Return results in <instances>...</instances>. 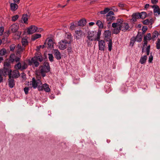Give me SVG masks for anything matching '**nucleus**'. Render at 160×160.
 Here are the masks:
<instances>
[{
  "label": "nucleus",
  "instance_id": "obj_13",
  "mask_svg": "<svg viewBox=\"0 0 160 160\" xmlns=\"http://www.w3.org/2000/svg\"><path fill=\"white\" fill-rule=\"evenodd\" d=\"M10 28L12 32H16L19 28L18 24L17 23L13 24L10 27Z\"/></svg>",
  "mask_w": 160,
  "mask_h": 160
},
{
  "label": "nucleus",
  "instance_id": "obj_57",
  "mask_svg": "<svg viewBox=\"0 0 160 160\" xmlns=\"http://www.w3.org/2000/svg\"><path fill=\"white\" fill-rule=\"evenodd\" d=\"M43 29L42 28H38L37 27V28L36 29V32H41L42 31Z\"/></svg>",
  "mask_w": 160,
  "mask_h": 160
},
{
  "label": "nucleus",
  "instance_id": "obj_62",
  "mask_svg": "<svg viewBox=\"0 0 160 160\" xmlns=\"http://www.w3.org/2000/svg\"><path fill=\"white\" fill-rule=\"evenodd\" d=\"M9 31H8L7 33L6 32L4 33V36L6 37V38L7 37H8L9 36Z\"/></svg>",
  "mask_w": 160,
  "mask_h": 160
},
{
  "label": "nucleus",
  "instance_id": "obj_27",
  "mask_svg": "<svg viewBox=\"0 0 160 160\" xmlns=\"http://www.w3.org/2000/svg\"><path fill=\"white\" fill-rule=\"evenodd\" d=\"M77 35L76 36V38H81L82 34L83 33V32L81 30H77L75 31Z\"/></svg>",
  "mask_w": 160,
  "mask_h": 160
},
{
  "label": "nucleus",
  "instance_id": "obj_41",
  "mask_svg": "<svg viewBox=\"0 0 160 160\" xmlns=\"http://www.w3.org/2000/svg\"><path fill=\"white\" fill-rule=\"evenodd\" d=\"M150 23V21L148 19L145 20L142 22V23L144 25H148Z\"/></svg>",
  "mask_w": 160,
  "mask_h": 160
},
{
  "label": "nucleus",
  "instance_id": "obj_17",
  "mask_svg": "<svg viewBox=\"0 0 160 160\" xmlns=\"http://www.w3.org/2000/svg\"><path fill=\"white\" fill-rule=\"evenodd\" d=\"M87 23L86 20L84 18H83L80 20L78 22V26L83 27Z\"/></svg>",
  "mask_w": 160,
  "mask_h": 160
},
{
  "label": "nucleus",
  "instance_id": "obj_3",
  "mask_svg": "<svg viewBox=\"0 0 160 160\" xmlns=\"http://www.w3.org/2000/svg\"><path fill=\"white\" fill-rule=\"evenodd\" d=\"M101 31L102 30L98 29V32H97V35H96L95 38H94L95 34L94 33H96V32H93L92 33H88V35L87 36V38L88 39V40H91V41H92L93 40L95 41H99V40H100V39Z\"/></svg>",
  "mask_w": 160,
  "mask_h": 160
},
{
  "label": "nucleus",
  "instance_id": "obj_10",
  "mask_svg": "<svg viewBox=\"0 0 160 160\" xmlns=\"http://www.w3.org/2000/svg\"><path fill=\"white\" fill-rule=\"evenodd\" d=\"M98 41V47L99 49L101 51H104V50L105 46V42L103 40H99Z\"/></svg>",
  "mask_w": 160,
  "mask_h": 160
},
{
  "label": "nucleus",
  "instance_id": "obj_24",
  "mask_svg": "<svg viewBox=\"0 0 160 160\" xmlns=\"http://www.w3.org/2000/svg\"><path fill=\"white\" fill-rule=\"evenodd\" d=\"M11 9L12 11H16L18 8V5L15 3H11L10 5Z\"/></svg>",
  "mask_w": 160,
  "mask_h": 160
},
{
  "label": "nucleus",
  "instance_id": "obj_48",
  "mask_svg": "<svg viewBox=\"0 0 160 160\" xmlns=\"http://www.w3.org/2000/svg\"><path fill=\"white\" fill-rule=\"evenodd\" d=\"M29 88L28 87H26L24 88V91L26 94H27L28 93Z\"/></svg>",
  "mask_w": 160,
  "mask_h": 160
},
{
  "label": "nucleus",
  "instance_id": "obj_4",
  "mask_svg": "<svg viewBox=\"0 0 160 160\" xmlns=\"http://www.w3.org/2000/svg\"><path fill=\"white\" fill-rule=\"evenodd\" d=\"M50 67L48 62H44L40 70V73L42 76L43 77L45 76L46 73L50 71Z\"/></svg>",
  "mask_w": 160,
  "mask_h": 160
},
{
  "label": "nucleus",
  "instance_id": "obj_55",
  "mask_svg": "<svg viewBox=\"0 0 160 160\" xmlns=\"http://www.w3.org/2000/svg\"><path fill=\"white\" fill-rule=\"evenodd\" d=\"M153 58V56L152 55H151L149 57L148 62L149 63H151L152 62Z\"/></svg>",
  "mask_w": 160,
  "mask_h": 160
},
{
  "label": "nucleus",
  "instance_id": "obj_32",
  "mask_svg": "<svg viewBox=\"0 0 160 160\" xmlns=\"http://www.w3.org/2000/svg\"><path fill=\"white\" fill-rule=\"evenodd\" d=\"M15 56L14 54H11L9 57L10 61L13 63L15 61Z\"/></svg>",
  "mask_w": 160,
  "mask_h": 160
},
{
  "label": "nucleus",
  "instance_id": "obj_36",
  "mask_svg": "<svg viewBox=\"0 0 160 160\" xmlns=\"http://www.w3.org/2000/svg\"><path fill=\"white\" fill-rule=\"evenodd\" d=\"M48 47L51 48L53 46V42L52 40V39H49L48 42Z\"/></svg>",
  "mask_w": 160,
  "mask_h": 160
},
{
  "label": "nucleus",
  "instance_id": "obj_39",
  "mask_svg": "<svg viewBox=\"0 0 160 160\" xmlns=\"http://www.w3.org/2000/svg\"><path fill=\"white\" fill-rule=\"evenodd\" d=\"M19 18V16L18 15L14 16L12 18V21L13 22L15 21Z\"/></svg>",
  "mask_w": 160,
  "mask_h": 160
},
{
  "label": "nucleus",
  "instance_id": "obj_50",
  "mask_svg": "<svg viewBox=\"0 0 160 160\" xmlns=\"http://www.w3.org/2000/svg\"><path fill=\"white\" fill-rule=\"evenodd\" d=\"M67 38L69 39L70 40V41H71H71H72V38L71 36V35L70 33H69L67 34Z\"/></svg>",
  "mask_w": 160,
  "mask_h": 160
},
{
  "label": "nucleus",
  "instance_id": "obj_29",
  "mask_svg": "<svg viewBox=\"0 0 160 160\" xmlns=\"http://www.w3.org/2000/svg\"><path fill=\"white\" fill-rule=\"evenodd\" d=\"M7 53L6 50L5 48H2L0 50V56H4Z\"/></svg>",
  "mask_w": 160,
  "mask_h": 160
},
{
  "label": "nucleus",
  "instance_id": "obj_26",
  "mask_svg": "<svg viewBox=\"0 0 160 160\" xmlns=\"http://www.w3.org/2000/svg\"><path fill=\"white\" fill-rule=\"evenodd\" d=\"M43 90L46 92H49L50 91V89L47 83L43 84Z\"/></svg>",
  "mask_w": 160,
  "mask_h": 160
},
{
  "label": "nucleus",
  "instance_id": "obj_25",
  "mask_svg": "<svg viewBox=\"0 0 160 160\" xmlns=\"http://www.w3.org/2000/svg\"><path fill=\"white\" fill-rule=\"evenodd\" d=\"M159 35L158 32L157 31H154L152 33V40L154 41L156 40Z\"/></svg>",
  "mask_w": 160,
  "mask_h": 160
},
{
  "label": "nucleus",
  "instance_id": "obj_18",
  "mask_svg": "<svg viewBox=\"0 0 160 160\" xmlns=\"http://www.w3.org/2000/svg\"><path fill=\"white\" fill-rule=\"evenodd\" d=\"M106 19L107 21L108 22V24H110L112 22L115 20V18L113 16H106Z\"/></svg>",
  "mask_w": 160,
  "mask_h": 160
},
{
  "label": "nucleus",
  "instance_id": "obj_19",
  "mask_svg": "<svg viewBox=\"0 0 160 160\" xmlns=\"http://www.w3.org/2000/svg\"><path fill=\"white\" fill-rule=\"evenodd\" d=\"M14 81L13 78H11L8 79V85L11 88H13L15 85Z\"/></svg>",
  "mask_w": 160,
  "mask_h": 160
},
{
  "label": "nucleus",
  "instance_id": "obj_20",
  "mask_svg": "<svg viewBox=\"0 0 160 160\" xmlns=\"http://www.w3.org/2000/svg\"><path fill=\"white\" fill-rule=\"evenodd\" d=\"M41 37V35L39 33L34 34L32 36L31 39L32 41H35L36 39Z\"/></svg>",
  "mask_w": 160,
  "mask_h": 160
},
{
  "label": "nucleus",
  "instance_id": "obj_8",
  "mask_svg": "<svg viewBox=\"0 0 160 160\" xmlns=\"http://www.w3.org/2000/svg\"><path fill=\"white\" fill-rule=\"evenodd\" d=\"M37 27L34 25H31L27 30V32L28 34H31L36 32Z\"/></svg>",
  "mask_w": 160,
  "mask_h": 160
},
{
  "label": "nucleus",
  "instance_id": "obj_56",
  "mask_svg": "<svg viewBox=\"0 0 160 160\" xmlns=\"http://www.w3.org/2000/svg\"><path fill=\"white\" fill-rule=\"evenodd\" d=\"M27 65L25 63H24L23 65L22 66V67L21 66V69L22 70L25 69L27 68Z\"/></svg>",
  "mask_w": 160,
  "mask_h": 160
},
{
  "label": "nucleus",
  "instance_id": "obj_59",
  "mask_svg": "<svg viewBox=\"0 0 160 160\" xmlns=\"http://www.w3.org/2000/svg\"><path fill=\"white\" fill-rule=\"evenodd\" d=\"M91 41V40H86V42L88 43V46H90L92 44V43L90 42Z\"/></svg>",
  "mask_w": 160,
  "mask_h": 160
},
{
  "label": "nucleus",
  "instance_id": "obj_15",
  "mask_svg": "<svg viewBox=\"0 0 160 160\" xmlns=\"http://www.w3.org/2000/svg\"><path fill=\"white\" fill-rule=\"evenodd\" d=\"M20 76L19 72L18 70H14L12 72V78H17Z\"/></svg>",
  "mask_w": 160,
  "mask_h": 160
},
{
  "label": "nucleus",
  "instance_id": "obj_12",
  "mask_svg": "<svg viewBox=\"0 0 160 160\" xmlns=\"http://www.w3.org/2000/svg\"><path fill=\"white\" fill-rule=\"evenodd\" d=\"M96 24L98 27L99 28V29H100L101 30V29L103 28L106 29V26H104V22H102V21L100 20H98L96 22Z\"/></svg>",
  "mask_w": 160,
  "mask_h": 160
},
{
  "label": "nucleus",
  "instance_id": "obj_35",
  "mask_svg": "<svg viewBox=\"0 0 160 160\" xmlns=\"http://www.w3.org/2000/svg\"><path fill=\"white\" fill-rule=\"evenodd\" d=\"M140 15L141 18L144 19L146 18L147 16V13L145 12H142L140 13Z\"/></svg>",
  "mask_w": 160,
  "mask_h": 160
},
{
  "label": "nucleus",
  "instance_id": "obj_7",
  "mask_svg": "<svg viewBox=\"0 0 160 160\" xmlns=\"http://www.w3.org/2000/svg\"><path fill=\"white\" fill-rule=\"evenodd\" d=\"M30 82L31 84H32V87L34 89H36L37 88L39 84L40 85L42 84L40 80L39 79H36L35 78H32V81Z\"/></svg>",
  "mask_w": 160,
  "mask_h": 160
},
{
  "label": "nucleus",
  "instance_id": "obj_60",
  "mask_svg": "<svg viewBox=\"0 0 160 160\" xmlns=\"http://www.w3.org/2000/svg\"><path fill=\"white\" fill-rule=\"evenodd\" d=\"M125 5L123 4L122 3H118V6L121 8H123L124 7Z\"/></svg>",
  "mask_w": 160,
  "mask_h": 160
},
{
  "label": "nucleus",
  "instance_id": "obj_38",
  "mask_svg": "<svg viewBox=\"0 0 160 160\" xmlns=\"http://www.w3.org/2000/svg\"><path fill=\"white\" fill-rule=\"evenodd\" d=\"M15 68L18 69H21V63L20 62H18V63L15 66Z\"/></svg>",
  "mask_w": 160,
  "mask_h": 160
},
{
  "label": "nucleus",
  "instance_id": "obj_2",
  "mask_svg": "<svg viewBox=\"0 0 160 160\" xmlns=\"http://www.w3.org/2000/svg\"><path fill=\"white\" fill-rule=\"evenodd\" d=\"M43 58L40 52H38L35 53V56L31 60V62L33 63L35 67H38L39 65L38 61L42 62L43 60Z\"/></svg>",
  "mask_w": 160,
  "mask_h": 160
},
{
  "label": "nucleus",
  "instance_id": "obj_5",
  "mask_svg": "<svg viewBox=\"0 0 160 160\" xmlns=\"http://www.w3.org/2000/svg\"><path fill=\"white\" fill-rule=\"evenodd\" d=\"M71 41L68 42L66 40L63 39L60 41L58 43V48L61 50H63L67 47V44L70 45Z\"/></svg>",
  "mask_w": 160,
  "mask_h": 160
},
{
  "label": "nucleus",
  "instance_id": "obj_44",
  "mask_svg": "<svg viewBox=\"0 0 160 160\" xmlns=\"http://www.w3.org/2000/svg\"><path fill=\"white\" fill-rule=\"evenodd\" d=\"M108 13L106 14V16H112V15H114V13L113 11H110L108 12Z\"/></svg>",
  "mask_w": 160,
  "mask_h": 160
},
{
  "label": "nucleus",
  "instance_id": "obj_28",
  "mask_svg": "<svg viewBox=\"0 0 160 160\" xmlns=\"http://www.w3.org/2000/svg\"><path fill=\"white\" fill-rule=\"evenodd\" d=\"M107 41H108V50L110 51H111L112 49V40L109 39L108 40H107Z\"/></svg>",
  "mask_w": 160,
  "mask_h": 160
},
{
  "label": "nucleus",
  "instance_id": "obj_43",
  "mask_svg": "<svg viewBox=\"0 0 160 160\" xmlns=\"http://www.w3.org/2000/svg\"><path fill=\"white\" fill-rule=\"evenodd\" d=\"M46 44V42H45V43H44V45H39L38 46H37V50L38 51H39L40 50V48H44L45 47L44 45Z\"/></svg>",
  "mask_w": 160,
  "mask_h": 160
},
{
  "label": "nucleus",
  "instance_id": "obj_49",
  "mask_svg": "<svg viewBox=\"0 0 160 160\" xmlns=\"http://www.w3.org/2000/svg\"><path fill=\"white\" fill-rule=\"evenodd\" d=\"M3 73H2V72L0 71V83L3 81Z\"/></svg>",
  "mask_w": 160,
  "mask_h": 160
},
{
  "label": "nucleus",
  "instance_id": "obj_64",
  "mask_svg": "<svg viewBox=\"0 0 160 160\" xmlns=\"http://www.w3.org/2000/svg\"><path fill=\"white\" fill-rule=\"evenodd\" d=\"M14 3H17L18 4L20 0H13Z\"/></svg>",
  "mask_w": 160,
  "mask_h": 160
},
{
  "label": "nucleus",
  "instance_id": "obj_47",
  "mask_svg": "<svg viewBox=\"0 0 160 160\" xmlns=\"http://www.w3.org/2000/svg\"><path fill=\"white\" fill-rule=\"evenodd\" d=\"M76 27V26L74 25V23L73 22H72V23H71L70 28L72 30H74Z\"/></svg>",
  "mask_w": 160,
  "mask_h": 160
},
{
  "label": "nucleus",
  "instance_id": "obj_23",
  "mask_svg": "<svg viewBox=\"0 0 160 160\" xmlns=\"http://www.w3.org/2000/svg\"><path fill=\"white\" fill-rule=\"evenodd\" d=\"M111 32L109 30L105 31L104 33L105 37L107 38L109 40L110 39V38L111 37Z\"/></svg>",
  "mask_w": 160,
  "mask_h": 160
},
{
  "label": "nucleus",
  "instance_id": "obj_37",
  "mask_svg": "<svg viewBox=\"0 0 160 160\" xmlns=\"http://www.w3.org/2000/svg\"><path fill=\"white\" fill-rule=\"evenodd\" d=\"M22 45L26 46L28 44V42L27 39L22 38Z\"/></svg>",
  "mask_w": 160,
  "mask_h": 160
},
{
  "label": "nucleus",
  "instance_id": "obj_11",
  "mask_svg": "<svg viewBox=\"0 0 160 160\" xmlns=\"http://www.w3.org/2000/svg\"><path fill=\"white\" fill-rule=\"evenodd\" d=\"M53 54L57 60H59L61 58V54L58 49H54L53 50Z\"/></svg>",
  "mask_w": 160,
  "mask_h": 160
},
{
  "label": "nucleus",
  "instance_id": "obj_61",
  "mask_svg": "<svg viewBox=\"0 0 160 160\" xmlns=\"http://www.w3.org/2000/svg\"><path fill=\"white\" fill-rule=\"evenodd\" d=\"M158 0H151V2L153 4H155L158 2Z\"/></svg>",
  "mask_w": 160,
  "mask_h": 160
},
{
  "label": "nucleus",
  "instance_id": "obj_42",
  "mask_svg": "<svg viewBox=\"0 0 160 160\" xmlns=\"http://www.w3.org/2000/svg\"><path fill=\"white\" fill-rule=\"evenodd\" d=\"M15 47V45L14 44H12L10 46V50L11 51L13 52Z\"/></svg>",
  "mask_w": 160,
  "mask_h": 160
},
{
  "label": "nucleus",
  "instance_id": "obj_14",
  "mask_svg": "<svg viewBox=\"0 0 160 160\" xmlns=\"http://www.w3.org/2000/svg\"><path fill=\"white\" fill-rule=\"evenodd\" d=\"M132 20L133 22H136L137 19L141 18L140 13L139 12L134 13L132 15Z\"/></svg>",
  "mask_w": 160,
  "mask_h": 160
},
{
  "label": "nucleus",
  "instance_id": "obj_1",
  "mask_svg": "<svg viewBox=\"0 0 160 160\" xmlns=\"http://www.w3.org/2000/svg\"><path fill=\"white\" fill-rule=\"evenodd\" d=\"M4 66L3 69L0 70L3 73V76L6 77L8 75L9 78H12V70L10 63L7 62H5Z\"/></svg>",
  "mask_w": 160,
  "mask_h": 160
},
{
  "label": "nucleus",
  "instance_id": "obj_52",
  "mask_svg": "<svg viewBox=\"0 0 160 160\" xmlns=\"http://www.w3.org/2000/svg\"><path fill=\"white\" fill-rule=\"evenodd\" d=\"M70 45V47H68L67 49V50L69 53H71L72 51V48L71 46L70 45Z\"/></svg>",
  "mask_w": 160,
  "mask_h": 160
},
{
  "label": "nucleus",
  "instance_id": "obj_58",
  "mask_svg": "<svg viewBox=\"0 0 160 160\" xmlns=\"http://www.w3.org/2000/svg\"><path fill=\"white\" fill-rule=\"evenodd\" d=\"M118 26V25L117 23H113L112 24V26L113 28H116V27Z\"/></svg>",
  "mask_w": 160,
  "mask_h": 160
},
{
  "label": "nucleus",
  "instance_id": "obj_54",
  "mask_svg": "<svg viewBox=\"0 0 160 160\" xmlns=\"http://www.w3.org/2000/svg\"><path fill=\"white\" fill-rule=\"evenodd\" d=\"M20 57L15 56V61L17 62H20L19 61H20Z\"/></svg>",
  "mask_w": 160,
  "mask_h": 160
},
{
  "label": "nucleus",
  "instance_id": "obj_16",
  "mask_svg": "<svg viewBox=\"0 0 160 160\" xmlns=\"http://www.w3.org/2000/svg\"><path fill=\"white\" fill-rule=\"evenodd\" d=\"M152 7L153 8V12L154 13H157L158 15L160 14V9L158 6L154 5Z\"/></svg>",
  "mask_w": 160,
  "mask_h": 160
},
{
  "label": "nucleus",
  "instance_id": "obj_34",
  "mask_svg": "<svg viewBox=\"0 0 160 160\" xmlns=\"http://www.w3.org/2000/svg\"><path fill=\"white\" fill-rule=\"evenodd\" d=\"M123 22V20L122 18H118L117 19L116 23H117L118 26H120V25Z\"/></svg>",
  "mask_w": 160,
  "mask_h": 160
},
{
  "label": "nucleus",
  "instance_id": "obj_46",
  "mask_svg": "<svg viewBox=\"0 0 160 160\" xmlns=\"http://www.w3.org/2000/svg\"><path fill=\"white\" fill-rule=\"evenodd\" d=\"M148 28L146 26H143L142 28V30L143 31L142 33L143 34L145 33V32L147 30Z\"/></svg>",
  "mask_w": 160,
  "mask_h": 160
},
{
  "label": "nucleus",
  "instance_id": "obj_21",
  "mask_svg": "<svg viewBox=\"0 0 160 160\" xmlns=\"http://www.w3.org/2000/svg\"><path fill=\"white\" fill-rule=\"evenodd\" d=\"M110 10L109 8H105L104 10L98 12L97 14L99 15L100 14L104 15L107 13Z\"/></svg>",
  "mask_w": 160,
  "mask_h": 160
},
{
  "label": "nucleus",
  "instance_id": "obj_6",
  "mask_svg": "<svg viewBox=\"0 0 160 160\" xmlns=\"http://www.w3.org/2000/svg\"><path fill=\"white\" fill-rule=\"evenodd\" d=\"M142 34L143 33H142L141 32H138L136 37H133L132 38L130 42V44L131 45V43H133L132 45V46H133L134 43L136 41L138 42H141L142 41Z\"/></svg>",
  "mask_w": 160,
  "mask_h": 160
},
{
  "label": "nucleus",
  "instance_id": "obj_53",
  "mask_svg": "<svg viewBox=\"0 0 160 160\" xmlns=\"http://www.w3.org/2000/svg\"><path fill=\"white\" fill-rule=\"evenodd\" d=\"M4 31V28L2 27H0V35H2Z\"/></svg>",
  "mask_w": 160,
  "mask_h": 160
},
{
  "label": "nucleus",
  "instance_id": "obj_51",
  "mask_svg": "<svg viewBox=\"0 0 160 160\" xmlns=\"http://www.w3.org/2000/svg\"><path fill=\"white\" fill-rule=\"evenodd\" d=\"M150 46L149 45L146 48V52L147 54L148 55L150 52Z\"/></svg>",
  "mask_w": 160,
  "mask_h": 160
},
{
  "label": "nucleus",
  "instance_id": "obj_31",
  "mask_svg": "<svg viewBox=\"0 0 160 160\" xmlns=\"http://www.w3.org/2000/svg\"><path fill=\"white\" fill-rule=\"evenodd\" d=\"M22 19L23 20L24 22L25 23H28L27 21L28 20V15L27 14H24L22 16Z\"/></svg>",
  "mask_w": 160,
  "mask_h": 160
},
{
  "label": "nucleus",
  "instance_id": "obj_30",
  "mask_svg": "<svg viewBox=\"0 0 160 160\" xmlns=\"http://www.w3.org/2000/svg\"><path fill=\"white\" fill-rule=\"evenodd\" d=\"M152 39L150 33H148L146 36H145L144 38V40H150Z\"/></svg>",
  "mask_w": 160,
  "mask_h": 160
},
{
  "label": "nucleus",
  "instance_id": "obj_40",
  "mask_svg": "<svg viewBox=\"0 0 160 160\" xmlns=\"http://www.w3.org/2000/svg\"><path fill=\"white\" fill-rule=\"evenodd\" d=\"M48 58L50 61L52 62L53 61V57L52 54H48Z\"/></svg>",
  "mask_w": 160,
  "mask_h": 160
},
{
  "label": "nucleus",
  "instance_id": "obj_22",
  "mask_svg": "<svg viewBox=\"0 0 160 160\" xmlns=\"http://www.w3.org/2000/svg\"><path fill=\"white\" fill-rule=\"evenodd\" d=\"M147 57L146 55H144L141 57L139 62L141 64H142L145 63L147 60Z\"/></svg>",
  "mask_w": 160,
  "mask_h": 160
},
{
  "label": "nucleus",
  "instance_id": "obj_9",
  "mask_svg": "<svg viewBox=\"0 0 160 160\" xmlns=\"http://www.w3.org/2000/svg\"><path fill=\"white\" fill-rule=\"evenodd\" d=\"M119 27L121 30L124 32L126 31L129 28V26L128 23L124 22L120 25Z\"/></svg>",
  "mask_w": 160,
  "mask_h": 160
},
{
  "label": "nucleus",
  "instance_id": "obj_45",
  "mask_svg": "<svg viewBox=\"0 0 160 160\" xmlns=\"http://www.w3.org/2000/svg\"><path fill=\"white\" fill-rule=\"evenodd\" d=\"M41 85L39 84L37 87L38 88V90L40 91L43 90V84L42 86H41Z\"/></svg>",
  "mask_w": 160,
  "mask_h": 160
},
{
  "label": "nucleus",
  "instance_id": "obj_33",
  "mask_svg": "<svg viewBox=\"0 0 160 160\" xmlns=\"http://www.w3.org/2000/svg\"><path fill=\"white\" fill-rule=\"evenodd\" d=\"M121 30L119 27L118 28H115L114 29L113 33L114 34H117L119 33L120 32V31Z\"/></svg>",
  "mask_w": 160,
  "mask_h": 160
},
{
  "label": "nucleus",
  "instance_id": "obj_63",
  "mask_svg": "<svg viewBox=\"0 0 160 160\" xmlns=\"http://www.w3.org/2000/svg\"><path fill=\"white\" fill-rule=\"evenodd\" d=\"M148 43V41L147 40H144V44L143 45L144 46L147 45Z\"/></svg>",
  "mask_w": 160,
  "mask_h": 160
}]
</instances>
